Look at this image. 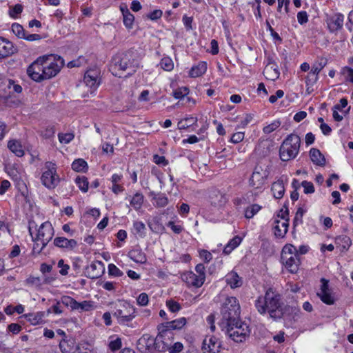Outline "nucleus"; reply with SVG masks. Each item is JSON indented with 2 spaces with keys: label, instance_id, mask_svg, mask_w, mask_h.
Segmentation results:
<instances>
[{
  "label": "nucleus",
  "instance_id": "nucleus-51",
  "mask_svg": "<svg viewBox=\"0 0 353 353\" xmlns=\"http://www.w3.org/2000/svg\"><path fill=\"white\" fill-rule=\"evenodd\" d=\"M108 273L110 275L114 276H121L123 274L115 265L109 264L108 265Z\"/></svg>",
  "mask_w": 353,
  "mask_h": 353
},
{
  "label": "nucleus",
  "instance_id": "nucleus-14",
  "mask_svg": "<svg viewBox=\"0 0 353 353\" xmlns=\"http://www.w3.org/2000/svg\"><path fill=\"white\" fill-rule=\"evenodd\" d=\"M137 347L141 353H147L152 350H157L156 338L154 339L149 334H143L137 343Z\"/></svg>",
  "mask_w": 353,
  "mask_h": 353
},
{
  "label": "nucleus",
  "instance_id": "nucleus-35",
  "mask_svg": "<svg viewBox=\"0 0 353 353\" xmlns=\"http://www.w3.org/2000/svg\"><path fill=\"white\" fill-rule=\"evenodd\" d=\"M197 122V118L194 117H187L181 119L178 123V128L179 130H185L188 128L194 125Z\"/></svg>",
  "mask_w": 353,
  "mask_h": 353
},
{
  "label": "nucleus",
  "instance_id": "nucleus-7",
  "mask_svg": "<svg viewBox=\"0 0 353 353\" xmlns=\"http://www.w3.org/2000/svg\"><path fill=\"white\" fill-rule=\"evenodd\" d=\"M281 260L291 273H295L299 269L300 261L298 250L291 244L285 245L281 252Z\"/></svg>",
  "mask_w": 353,
  "mask_h": 353
},
{
  "label": "nucleus",
  "instance_id": "nucleus-33",
  "mask_svg": "<svg viewBox=\"0 0 353 353\" xmlns=\"http://www.w3.org/2000/svg\"><path fill=\"white\" fill-rule=\"evenodd\" d=\"M241 242V238L236 236L232 239H231L228 243L225 246L223 249V253L225 254H229L231 252L236 248Z\"/></svg>",
  "mask_w": 353,
  "mask_h": 353
},
{
  "label": "nucleus",
  "instance_id": "nucleus-49",
  "mask_svg": "<svg viewBox=\"0 0 353 353\" xmlns=\"http://www.w3.org/2000/svg\"><path fill=\"white\" fill-rule=\"evenodd\" d=\"M74 136L72 133H65V134H59V140L61 143H69L73 139Z\"/></svg>",
  "mask_w": 353,
  "mask_h": 353
},
{
  "label": "nucleus",
  "instance_id": "nucleus-55",
  "mask_svg": "<svg viewBox=\"0 0 353 353\" xmlns=\"http://www.w3.org/2000/svg\"><path fill=\"white\" fill-rule=\"evenodd\" d=\"M205 268L202 263H199V264L196 265V266L195 267V271L196 272V275H198V277H199V278L201 276L203 281H205Z\"/></svg>",
  "mask_w": 353,
  "mask_h": 353
},
{
  "label": "nucleus",
  "instance_id": "nucleus-9",
  "mask_svg": "<svg viewBox=\"0 0 353 353\" xmlns=\"http://www.w3.org/2000/svg\"><path fill=\"white\" fill-rule=\"evenodd\" d=\"M135 310L127 302H121L117 305L112 311V315L119 324H125L134 317Z\"/></svg>",
  "mask_w": 353,
  "mask_h": 353
},
{
  "label": "nucleus",
  "instance_id": "nucleus-60",
  "mask_svg": "<svg viewBox=\"0 0 353 353\" xmlns=\"http://www.w3.org/2000/svg\"><path fill=\"white\" fill-rule=\"evenodd\" d=\"M85 62V59L83 57H79V59L76 60H73L70 61L68 63V68H74V67H80Z\"/></svg>",
  "mask_w": 353,
  "mask_h": 353
},
{
  "label": "nucleus",
  "instance_id": "nucleus-19",
  "mask_svg": "<svg viewBox=\"0 0 353 353\" xmlns=\"http://www.w3.org/2000/svg\"><path fill=\"white\" fill-rule=\"evenodd\" d=\"M105 271L104 264L99 261H93L86 268L88 276L91 279H97L101 276Z\"/></svg>",
  "mask_w": 353,
  "mask_h": 353
},
{
  "label": "nucleus",
  "instance_id": "nucleus-5",
  "mask_svg": "<svg viewBox=\"0 0 353 353\" xmlns=\"http://www.w3.org/2000/svg\"><path fill=\"white\" fill-rule=\"evenodd\" d=\"M301 138L297 134H291L283 141L279 149L280 159L288 161L294 159L300 148Z\"/></svg>",
  "mask_w": 353,
  "mask_h": 353
},
{
  "label": "nucleus",
  "instance_id": "nucleus-22",
  "mask_svg": "<svg viewBox=\"0 0 353 353\" xmlns=\"http://www.w3.org/2000/svg\"><path fill=\"white\" fill-rule=\"evenodd\" d=\"M187 323L186 319L184 317L179 318L176 320L168 321L159 325L161 327L172 332L175 330L181 329Z\"/></svg>",
  "mask_w": 353,
  "mask_h": 353
},
{
  "label": "nucleus",
  "instance_id": "nucleus-21",
  "mask_svg": "<svg viewBox=\"0 0 353 353\" xmlns=\"http://www.w3.org/2000/svg\"><path fill=\"white\" fill-rule=\"evenodd\" d=\"M54 245L60 248L72 250L76 248L77 242L74 239H68L65 237H56L54 239Z\"/></svg>",
  "mask_w": 353,
  "mask_h": 353
},
{
  "label": "nucleus",
  "instance_id": "nucleus-42",
  "mask_svg": "<svg viewBox=\"0 0 353 353\" xmlns=\"http://www.w3.org/2000/svg\"><path fill=\"white\" fill-rule=\"evenodd\" d=\"M261 206L257 204H253L248 207L245 211V216L247 219L252 218L259 210Z\"/></svg>",
  "mask_w": 353,
  "mask_h": 353
},
{
  "label": "nucleus",
  "instance_id": "nucleus-54",
  "mask_svg": "<svg viewBox=\"0 0 353 353\" xmlns=\"http://www.w3.org/2000/svg\"><path fill=\"white\" fill-rule=\"evenodd\" d=\"M57 265H58V267L61 268V270H59V273L63 276L67 275L68 273V270L70 268V266L67 264H65L64 261L63 259H60L58 261Z\"/></svg>",
  "mask_w": 353,
  "mask_h": 353
},
{
  "label": "nucleus",
  "instance_id": "nucleus-56",
  "mask_svg": "<svg viewBox=\"0 0 353 353\" xmlns=\"http://www.w3.org/2000/svg\"><path fill=\"white\" fill-rule=\"evenodd\" d=\"M298 22L301 24H305L308 21V15L305 11L299 12L297 14Z\"/></svg>",
  "mask_w": 353,
  "mask_h": 353
},
{
  "label": "nucleus",
  "instance_id": "nucleus-52",
  "mask_svg": "<svg viewBox=\"0 0 353 353\" xmlns=\"http://www.w3.org/2000/svg\"><path fill=\"white\" fill-rule=\"evenodd\" d=\"M28 285L34 286L36 288H40L41 286V281L39 277L30 276L26 281Z\"/></svg>",
  "mask_w": 353,
  "mask_h": 353
},
{
  "label": "nucleus",
  "instance_id": "nucleus-30",
  "mask_svg": "<svg viewBox=\"0 0 353 353\" xmlns=\"http://www.w3.org/2000/svg\"><path fill=\"white\" fill-rule=\"evenodd\" d=\"M273 196L275 199H281L285 192V188L282 180L274 182L271 188Z\"/></svg>",
  "mask_w": 353,
  "mask_h": 353
},
{
  "label": "nucleus",
  "instance_id": "nucleus-13",
  "mask_svg": "<svg viewBox=\"0 0 353 353\" xmlns=\"http://www.w3.org/2000/svg\"><path fill=\"white\" fill-rule=\"evenodd\" d=\"M62 303L65 305L70 307L72 310H78L79 312L90 311L93 307L92 301H84L79 303L73 298L68 296H65L62 298Z\"/></svg>",
  "mask_w": 353,
  "mask_h": 353
},
{
  "label": "nucleus",
  "instance_id": "nucleus-16",
  "mask_svg": "<svg viewBox=\"0 0 353 353\" xmlns=\"http://www.w3.org/2000/svg\"><path fill=\"white\" fill-rule=\"evenodd\" d=\"M321 287L320 292L317 293L318 296L325 304L332 305L334 303L335 299L332 294L331 290L328 286V281L325 279H321Z\"/></svg>",
  "mask_w": 353,
  "mask_h": 353
},
{
  "label": "nucleus",
  "instance_id": "nucleus-3",
  "mask_svg": "<svg viewBox=\"0 0 353 353\" xmlns=\"http://www.w3.org/2000/svg\"><path fill=\"white\" fill-rule=\"evenodd\" d=\"M139 67L137 56L131 51L117 54L112 59V70L115 76L125 77L134 74Z\"/></svg>",
  "mask_w": 353,
  "mask_h": 353
},
{
  "label": "nucleus",
  "instance_id": "nucleus-31",
  "mask_svg": "<svg viewBox=\"0 0 353 353\" xmlns=\"http://www.w3.org/2000/svg\"><path fill=\"white\" fill-rule=\"evenodd\" d=\"M207 70V63L205 62H199L196 65L193 66L190 71L191 77H198L203 74Z\"/></svg>",
  "mask_w": 353,
  "mask_h": 353
},
{
  "label": "nucleus",
  "instance_id": "nucleus-44",
  "mask_svg": "<svg viewBox=\"0 0 353 353\" xmlns=\"http://www.w3.org/2000/svg\"><path fill=\"white\" fill-rule=\"evenodd\" d=\"M125 12V14L123 15L124 25L128 28H132L134 20V17L132 14L130 13V12H127V10Z\"/></svg>",
  "mask_w": 353,
  "mask_h": 353
},
{
  "label": "nucleus",
  "instance_id": "nucleus-20",
  "mask_svg": "<svg viewBox=\"0 0 353 353\" xmlns=\"http://www.w3.org/2000/svg\"><path fill=\"white\" fill-rule=\"evenodd\" d=\"M181 279L188 286H193L195 288H200L204 283L201 276L200 278L198 277V275L192 271L184 272L181 275Z\"/></svg>",
  "mask_w": 353,
  "mask_h": 353
},
{
  "label": "nucleus",
  "instance_id": "nucleus-8",
  "mask_svg": "<svg viewBox=\"0 0 353 353\" xmlns=\"http://www.w3.org/2000/svg\"><path fill=\"white\" fill-rule=\"evenodd\" d=\"M236 323L230 325H220L225 333L233 341L237 343L243 342L249 336L250 330L248 326L239 320Z\"/></svg>",
  "mask_w": 353,
  "mask_h": 353
},
{
  "label": "nucleus",
  "instance_id": "nucleus-34",
  "mask_svg": "<svg viewBox=\"0 0 353 353\" xmlns=\"http://www.w3.org/2000/svg\"><path fill=\"white\" fill-rule=\"evenodd\" d=\"M150 196L156 201L154 205L157 208L165 207L168 203V198L163 194H156L154 192H151Z\"/></svg>",
  "mask_w": 353,
  "mask_h": 353
},
{
  "label": "nucleus",
  "instance_id": "nucleus-17",
  "mask_svg": "<svg viewBox=\"0 0 353 353\" xmlns=\"http://www.w3.org/2000/svg\"><path fill=\"white\" fill-rule=\"evenodd\" d=\"M326 21L330 31L334 32L343 28L344 16L341 13H336L329 17Z\"/></svg>",
  "mask_w": 353,
  "mask_h": 353
},
{
  "label": "nucleus",
  "instance_id": "nucleus-12",
  "mask_svg": "<svg viewBox=\"0 0 353 353\" xmlns=\"http://www.w3.org/2000/svg\"><path fill=\"white\" fill-rule=\"evenodd\" d=\"M159 333L156 337L157 350L159 352H166L170 347L174 340V333L158 326Z\"/></svg>",
  "mask_w": 353,
  "mask_h": 353
},
{
  "label": "nucleus",
  "instance_id": "nucleus-4",
  "mask_svg": "<svg viewBox=\"0 0 353 353\" xmlns=\"http://www.w3.org/2000/svg\"><path fill=\"white\" fill-rule=\"evenodd\" d=\"M222 319L220 325L236 323L240 316V305L236 297H228L221 308Z\"/></svg>",
  "mask_w": 353,
  "mask_h": 353
},
{
  "label": "nucleus",
  "instance_id": "nucleus-32",
  "mask_svg": "<svg viewBox=\"0 0 353 353\" xmlns=\"http://www.w3.org/2000/svg\"><path fill=\"white\" fill-rule=\"evenodd\" d=\"M28 321H29L32 325H38L43 322V318L45 316V313L43 312H39L37 313H30L25 315Z\"/></svg>",
  "mask_w": 353,
  "mask_h": 353
},
{
  "label": "nucleus",
  "instance_id": "nucleus-62",
  "mask_svg": "<svg viewBox=\"0 0 353 353\" xmlns=\"http://www.w3.org/2000/svg\"><path fill=\"white\" fill-rule=\"evenodd\" d=\"M343 73L346 75V80L353 83V69L349 67H345L343 68Z\"/></svg>",
  "mask_w": 353,
  "mask_h": 353
},
{
  "label": "nucleus",
  "instance_id": "nucleus-38",
  "mask_svg": "<svg viewBox=\"0 0 353 353\" xmlns=\"http://www.w3.org/2000/svg\"><path fill=\"white\" fill-rule=\"evenodd\" d=\"M143 203V195L141 193H136L130 201V205L136 210H139Z\"/></svg>",
  "mask_w": 353,
  "mask_h": 353
},
{
  "label": "nucleus",
  "instance_id": "nucleus-28",
  "mask_svg": "<svg viewBox=\"0 0 353 353\" xmlns=\"http://www.w3.org/2000/svg\"><path fill=\"white\" fill-rule=\"evenodd\" d=\"M310 155L312 161L319 166H324L325 164V159L319 150L312 148L310 151Z\"/></svg>",
  "mask_w": 353,
  "mask_h": 353
},
{
  "label": "nucleus",
  "instance_id": "nucleus-18",
  "mask_svg": "<svg viewBox=\"0 0 353 353\" xmlns=\"http://www.w3.org/2000/svg\"><path fill=\"white\" fill-rule=\"evenodd\" d=\"M17 52V48L8 39L0 37V60L6 59Z\"/></svg>",
  "mask_w": 353,
  "mask_h": 353
},
{
  "label": "nucleus",
  "instance_id": "nucleus-27",
  "mask_svg": "<svg viewBox=\"0 0 353 353\" xmlns=\"http://www.w3.org/2000/svg\"><path fill=\"white\" fill-rule=\"evenodd\" d=\"M275 225L274 227V234L277 237H283L288 232L289 223L288 220L285 221H275Z\"/></svg>",
  "mask_w": 353,
  "mask_h": 353
},
{
  "label": "nucleus",
  "instance_id": "nucleus-63",
  "mask_svg": "<svg viewBox=\"0 0 353 353\" xmlns=\"http://www.w3.org/2000/svg\"><path fill=\"white\" fill-rule=\"evenodd\" d=\"M200 257L205 262H210L212 259V254L205 250H202L199 252Z\"/></svg>",
  "mask_w": 353,
  "mask_h": 353
},
{
  "label": "nucleus",
  "instance_id": "nucleus-11",
  "mask_svg": "<svg viewBox=\"0 0 353 353\" xmlns=\"http://www.w3.org/2000/svg\"><path fill=\"white\" fill-rule=\"evenodd\" d=\"M269 172L268 170L263 169L260 165H256L250 178V186L254 190H259L261 191L265 184Z\"/></svg>",
  "mask_w": 353,
  "mask_h": 353
},
{
  "label": "nucleus",
  "instance_id": "nucleus-46",
  "mask_svg": "<svg viewBox=\"0 0 353 353\" xmlns=\"http://www.w3.org/2000/svg\"><path fill=\"white\" fill-rule=\"evenodd\" d=\"M189 93V89L187 87L179 88L173 92L175 99H181Z\"/></svg>",
  "mask_w": 353,
  "mask_h": 353
},
{
  "label": "nucleus",
  "instance_id": "nucleus-6",
  "mask_svg": "<svg viewBox=\"0 0 353 353\" xmlns=\"http://www.w3.org/2000/svg\"><path fill=\"white\" fill-rule=\"evenodd\" d=\"M28 230L32 240L40 241L43 248L48 245L54 236V228L49 221L43 223L39 229H37L34 221H30Z\"/></svg>",
  "mask_w": 353,
  "mask_h": 353
},
{
  "label": "nucleus",
  "instance_id": "nucleus-43",
  "mask_svg": "<svg viewBox=\"0 0 353 353\" xmlns=\"http://www.w3.org/2000/svg\"><path fill=\"white\" fill-rule=\"evenodd\" d=\"M280 125H281V122L279 121H274L270 124L265 126L263 128V132L265 134H270V133L274 132V130H276L277 128H279L280 127Z\"/></svg>",
  "mask_w": 353,
  "mask_h": 353
},
{
  "label": "nucleus",
  "instance_id": "nucleus-50",
  "mask_svg": "<svg viewBox=\"0 0 353 353\" xmlns=\"http://www.w3.org/2000/svg\"><path fill=\"white\" fill-rule=\"evenodd\" d=\"M166 305L170 312H177L181 310V305L179 303L173 301V300H169L166 302Z\"/></svg>",
  "mask_w": 353,
  "mask_h": 353
},
{
  "label": "nucleus",
  "instance_id": "nucleus-23",
  "mask_svg": "<svg viewBox=\"0 0 353 353\" xmlns=\"http://www.w3.org/2000/svg\"><path fill=\"white\" fill-rule=\"evenodd\" d=\"M225 281L232 289L239 288L243 285L242 279L234 271L229 272L225 276Z\"/></svg>",
  "mask_w": 353,
  "mask_h": 353
},
{
  "label": "nucleus",
  "instance_id": "nucleus-15",
  "mask_svg": "<svg viewBox=\"0 0 353 353\" xmlns=\"http://www.w3.org/2000/svg\"><path fill=\"white\" fill-rule=\"evenodd\" d=\"M221 347V344L219 339L210 336L203 339L201 350L203 353H219Z\"/></svg>",
  "mask_w": 353,
  "mask_h": 353
},
{
  "label": "nucleus",
  "instance_id": "nucleus-59",
  "mask_svg": "<svg viewBox=\"0 0 353 353\" xmlns=\"http://www.w3.org/2000/svg\"><path fill=\"white\" fill-rule=\"evenodd\" d=\"M244 139V132H237L234 133L231 137V141L234 143H238L242 141Z\"/></svg>",
  "mask_w": 353,
  "mask_h": 353
},
{
  "label": "nucleus",
  "instance_id": "nucleus-57",
  "mask_svg": "<svg viewBox=\"0 0 353 353\" xmlns=\"http://www.w3.org/2000/svg\"><path fill=\"white\" fill-rule=\"evenodd\" d=\"M318 80V76L310 72L306 77L305 83L307 85L312 86Z\"/></svg>",
  "mask_w": 353,
  "mask_h": 353
},
{
  "label": "nucleus",
  "instance_id": "nucleus-64",
  "mask_svg": "<svg viewBox=\"0 0 353 353\" xmlns=\"http://www.w3.org/2000/svg\"><path fill=\"white\" fill-rule=\"evenodd\" d=\"M133 227L135 232L140 234H141L145 229V224L141 221H135Z\"/></svg>",
  "mask_w": 353,
  "mask_h": 353
},
{
  "label": "nucleus",
  "instance_id": "nucleus-24",
  "mask_svg": "<svg viewBox=\"0 0 353 353\" xmlns=\"http://www.w3.org/2000/svg\"><path fill=\"white\" fill-rule=\"evenodd\" d=\"M263 74L268 80L274 81L277 79L279 77V72L276 64L269 63L266 65L263 70Z\"/></svg>",
  "mask_w": 353,
  "mask_h": 353
},
{
  "label": "nucleus",
  "instance_id": "nucleus-2",
  "mask_svg": "<svg viewBox=\"0 0 353 353\" xmlns=\"http://www.w3.org/2000/svg\"><path fill=\"white\" fill-rule=\"evenodd\" d=\"M255 306L261 314L268 313L270 317L274 320L285 318L289 312L298 311L296 308L285 305L281 300L279 294L272 289H268L265 295L258 297L255 301Z\"/></svg>",
  "mask_w": 353,
  "mask_h": 353
},
{
  "label": "nucleus",
  "instance_id": "nucleus-39",
  "mask_svg": "<svg viewBox=\"0 0 353 353\" xmlns=\"http://www.w3.org/2000/svg\"><path fill=\"white\" fill-rule=\"evenodd\" d=\"M160 66L165 71H171L174 68V63L171 58L165 57L161 59Z\"/></svg>",
  "mask_w": 353,
  "mask_h": 353
},
{
  "label": "nucleus",
  "instance_id": "nucleus-40",
  "mask_svg": "<svg viewBox=\"0 0 353 353\" xmlns=\"http://www.w3.org/2000/svg\"><path fill=\"white\" fill-rule=\"evenodd\" d=\"M12 31L19 39H24L26 32L23 26L19 23H13L12 25Z\"/></svg>",
  "mask_w": 353,
  "mask_h": 353
},
{
  "label": "nucleus",
  "instance_id": "nucleus-25",
  "mask_svg": "<svg viewBox=\"0 0 353 353\" xmlns=\"http://www.w3.org/2000/svg\"><path fill=\"white\" fill-rule=\"evenodd\" d=\"M83 81L90 88L96 89L99 85L97 73L94 70H88L84 75Z\"/></svg>",
  "mask_w": 353,
  "mask_h": 353
},
{
  "label": "nucleus",
  "instance_id": "nucleus-53",
  "mask_svg": "<svg viewBox=\"0 0 353 353\" xmlns=\"http://www.w3.org/2000/svg\"><path fill=\"white\" fill-rule=\"evenodd\" d=\"M301 185L303 186L304 189V193L305 194H311L314 192V187L312 182L303 181L301 183Z\"/></svg>",
  "mask_w": 353,
  "mask_h": 353
},
{
  "label": "nucleus",
  "instance_id": "nucleus-29",
  "mask_svg": "<svg viewBox=\"0 0 353 353\" xmlns=\"http://www.w3.org/2000/svg\"><path fill=\"white\" fill-rule=\"evenodd\" d=\"M8 148L17 157H21L24 155V150L21 143L16 139L10 140L8 143Z\"/></svg>",
  "mask_w": 353,
  "mask_h": 353
},
{
  "label": "nucleus",
  "instance_id": "nucleus-48",
  "mask_svg": "<svg viewBox=\"0 0 353 353\" xmlns=\"http://www.w3.org/2000/svg\"><path fill=\"white\" fill-rule=\"evenodd\" d=\"M183 349V345L180 342H176L174 344L172 343L170 347L168 349L169 353H179Z\"/></svg>",
  "mask_w": 353,
  "mask_h": 353
},
{
  "label": "nucleus",
  "instance_id": "nucleus-58",
  "mask_svg": "<svg viewBox=\"0 0 353 353\" xmlns=\"http://www.w3.org/2000/svg\"><path fill=\"white\" fill-rule=\"evenodd\" d=\"M137 303L139 305L145 306L148 303V296L146 293H141L137 298Z\"/></svg>",
  "mask_w": 353,
  "mask_h": 353
},
{
  "label": "nucleus",
  "instance_id": "nucleus-37",
  "mask_svg": "<svg viewBox=\"0 0 353 353\" xmlns=\"http://www.w3.org/2000/svg\"><path fill=\"white\" fill-rule=\"evenodd\" d=\"M72 168L76 172H85L88 168V164L82 159H78L72 163Z\"/></svg>",
  "mask_w": 353,
  "mask_h": 353
},
{
  "label": "nucleus",
  "instance_id": "nucleus-45",
  "mask_svg": "<svg viewBox=\"0 0 353 353\" xmlns=\"http://www.w3.org/2000/svg\"><path fill=\"white\" fill-rule=\"evenodd\" d=\"M304 213H305V211L303 210V209L302 208H299L297 209V211L296 212L295 216L293 220L294 228H295L299 224L302 223V222H303L302 219H303V216Z\"/></svg>",
  "mask_w": 353,
  "mask_h": 353
},
{
  "label": "nucleus",
  "instance_id": "nucleus-26",
  "mask_svg": "<svg viewBox=\"0 0 353 353\" xmlns=\"http://www.w3.org/2000/svg\"><path fill=\"white\" fill-rule=\"evenodd\" d=\"M209 199L211 204L214 207H221L226 202L225 196L217 190H213L210 192Z\"/></svg>",
  "mask_w": 353,
  "mask_h": 353
},
{
  "label": "nucleus",
  "instance_id": "nucleus-41",
  "mask_svg": "<svg viewBox=\"0 0 353 353\" xmlns=\"http://www.w3.org/2000/svg\"><path fill=\"white\" fill-rule=\"evenodd\" d=\"M75 181L82 192H86L88 191L89 183L85 176H78L76 178Z\"/></svg>",
  "mask_w": 353,
  "mask_h": 353
},
{
  "label": "nucleus",
  "instance_id": "nucleus-10",
  "mask_svg": "<svg viewBox=\"0 0 353 353\" xmlns=\"http://www.w3.org/2000/svg\"><path fill=\"white\" fill-rule=\"evenodd\" d=\"M44 170L41 177L42 183L49 189L54 188L60 181V178L57 174L55 164L48 161L45 164Z\"/></svg>",
  "mask_w": 353,
  "mask_h": 353
},
{
  "label": "nucleus",
  "instance_id": "nucleus-47",
  "mask_svg": "<svg viewBox=\"0 0 353 353\" xmlns=\"http://www.w3.org/2000/svg\"><path fill=\"white\" fill-rule=\"evenodd\" d=\"M59 347L63 353H71L73 350V347L65 340H63L60 342Z\"/></svg>",
  "mask_w": 353,
  "mask_h": 353
},
{
  "label": "nucleus",
  "instance_id": "nucleus-1",
  "mask_svg": "<svg viewBox=\"0 0 353 353\" xmlns=\"http://www.w3.org/2000/svg\"><path fill=\"white\" fill-rule=\"evenodd\" d=\"M64 65L63 59L54 54L37 58L27 69L29 77L37 82L55 77Z\"/></svg>",
  "mask_w": 353,
  "mask_h": 353
},
{
  "label": "nucleus",
  "instance_id": "nucleus-36",
  "mask_svg": "<svg viewBox=\"0 0 353 353\" xmlns=\"http://www.w3.org/2000/svg\"><path fill=\"white\" fill-rule=\"evenodd\" d=\"M336 243L342 247L343 250H347L352 245V241L349 236L341 235L336 238Z\"/></svg>",
  "mask_w": 353,
  "mask_h": 353
},
{
  "label": "nucleus",
  "instance_id": "nucleus-61",
  "mask_svg": "<svg viewBox=\"0 0 353 353\" xmlns=\"http://www.w3.org/2000/svg\"><path fill=\"white\" fill-rule=\"evenodd\" d=\"M121 347V341L119 338L116 339L114 341H112L109 343V347L112 351L118 350Z\"/></svg>",
  "mask_w": 353,
  "mask_h": 353
}]
</instances>
